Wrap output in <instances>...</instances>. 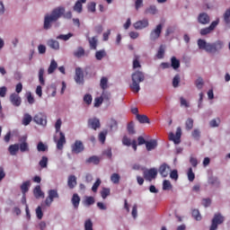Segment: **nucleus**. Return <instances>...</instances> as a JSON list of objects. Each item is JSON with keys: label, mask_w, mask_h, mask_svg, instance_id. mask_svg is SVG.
I'll return each instance as SVG.
<instances>
[{"label": "nucleus", "mask_w": 230, "mask_h": 230, "mask_svg": "<svg viewBox=\"0 0 230 230\" xmlns=\"http://www.w3.org/2000/svg\"><path fill=\"white\" fill-rule=\"evenodd\" d=\"M101 184H102V180H100V178H98L92 187V191L93 193H96L98 191V188H100Z\"/></svg>", "instance_id": "c03bdc74"}, {"label": "nucleus", "mask_w": 230, "mask_h": 230, "mask_svg": "<svg viewBox=\"0 0 230 230\" xmlns=\"http://www.w3.org/2000/svg\"><path fill=\"white\" fill-rule=\"evenodd\" d=\"M83 5L80 1H77L74 5V11L77 12V13H82Z\"/></svg>", "instance_id": "8fccbe9b"}, {"label": "nucleus", "mask_w": 230, "mask_h": 230, "mask_svg": "<svg viewBox=\"0 0 230 230\" xmlns=\"http://www.w3.org/2000/svg\"><path fill=\"white\" fill-rule=\"evenodd\" d=\"M119 179H121V177L116 172L111 176V181L113 182V184H119Z\"/></svg>", "instance_id": "79ce46f5"}, {"label": "nucleus", "mask_w": 230, "mask_h": 230, "mask_svg": "<svg viewBox=\"0 0 230 230\" xmlns=\"http://www.w3.org/2000/svg\"><path fill=\"white\" fill-rule=\"evenodd\" d=\"M224 41L220 40H217L214 43H208L202 39L198 40L199 49H205L207 53H217V51L224 49Z\"/></svg>", "instance_id": "f03ea898"}, {"label": "nucleus", "mask_w": 230, "mask_h": 230, "mask_svg": "<svg viewBox=\"0 0 230 230\" xmlns=\"http://www.w3.org/2000/svg\"><path fill=\"white\" fill-rule=\"evenodd\" d=\"M208 183L212 185L218 186L220 184V181H218V178L217 177H210L208 179Z\"/></svg>", "instance_id": "e2e57ef3"}, {"label": "nucleus", "mask_w": 230, "mask_h": 230, "mask_svg": "<svg viewBox=\"0 0 230 230\" xmlns=\"http://www.w3.org/2000/svg\"><path fill=\"white\" fill-rule=\"evenodd\" d=\"M66 9L64 7H58L53 9L50 14H46L44 17V30H49L51 28V22H57L58 20L64 15L65 19H71L73 17V13L71 11H68L64 14Z\"/></svg>", "instance_id": "f257e3e1"}, {"label": "nucleus", "mask_w": 230, "mask_h": 230, "mask_svg": "<svg viewBox=\"0 0 230 230\" xmlns=\"http://www.w3.org/2000/svg\"><path fill=\"white\" fill-rule=\"evenodd\" d=\"M137 119L139 121V123L145 124V123H150V119L146 115H139L137 114Z\"/></svg>", "instance_id": "2f4dec72"}, {"label": "nucleus", "mask_w": 230, "mask_h": 230, "mask_svg": "<svg viewBox=\"0 0 230 230\" xmlns=\"http://www.w3.org/2000/svg\"><path fill=\"white\" fill-rule=\"evenodd\" d=\"M36 217L39 220H42V217H44V213L42 212V208H40V206L36 208Z\"/></svg>", "instance_id": "13d9d810"}, {"label": "nucleus", "mask_w": 230, "mask_h": 230, "mask_svg": "<svg viewBox=\"0 0 230 230\" xmlns=\"http://www.w3.org/2000/svg\"><path fill=\"white\" fill-rule=\"evenodd\" d=\"M171 66L172 69H179L181 67V61L175 57L171 58Z\"/></svg>", "instance_id": "a878e982"}, {"label": "nucleus", "mask_w": 230, "mask_h": 230, "mask_svg": "<svg viewBox=\"0 0 230 230\" xmlns=\"http://www.w3.org/2000/svg\"><path fill=\"white\" fill-rule=\"evenodd\" d=\"M158 172L163 177H168V175H170V172H172V168L167 164H163L160 165Z\"/></svg>", "instance_id": "2eb2a0df"}, {"label": "nucleus", "mask_w": 230, "mask_h": 230, "mask_svg": "<svg viewBox=\"0 0 230 230\" xmlns=\"http://www.w3.org/2000/svg\"><path fill=\"white\" fill-rule=\"evenodd\" d=\"M105 139H107V131H102L99 134V141L103 145V143H105Z\"/></svg>", "instance_id": "052dcab7"}, {"label": "nucleus", "mask_w": 230, "mask_h": 230, "mask_svg": "<svg viewBox=\"0 0 230 230\" xmlns=\"http://www.w3.org/2000/svg\"><path fill=\"white\" fill-rule=\"evenodd\" d=\"M94 202H95L94 197H93V196H88L84 199L85 206H93V204H94Z\"/></svg>", "instance_id": "49530a36"}, {"label": "nucleus", "mask_w": 230, "mask_h": 230, "mask_svg": "<svg viewBox=\"0 0 230 230\" xmlns=\"http://www.w3.org/2000/svg\"><path fill=\"white\" fill-rule=\"evenodd\" d=\"M146 148L147 152H152V150H155V148H157V140L151 139L147 141L146 144Z\"/></svg>", "instance_id": "412c9836"}, {"label": "nucleus", "mask_w": 230, "mask_h": 230, "mask_svg": "<svg viewBox=\"0 0 230 230\" xmlns=\"http://www.w3.org/2000/svg\"><path fill=\"white\" fill-rule=\"evenodd\" d=\"M60 196L58 195V190H49L48 191V197L46 198L44 204L47 206V208H50L51 204H53V201L55 199H59Z\"/></svg>", "instance_id": "423d86ee"}, {"label": "nucleus", "mask_w": 230, "mask_h": 230, "mask_svg": "<svg viewBox=\"0 0 230 230\" xmlns=\"http://www.w3.org/2000/svg\"><path fill=\"white\" fill-rule=\"evenodd\" d=\"M62 127V119H58L56 121L55 128L56 132H59V139L57 140V137H54L55 143H57L58 150H62L64 148V145H66V135L60 131V128Z\"/></svg>", "instance_id": "20e7f679"}, {"label": "nucleus", "mask_w": 230, "mask_h": 230, "mask_svg": "<svg viewBox=\"0 0 230 230\" xmlns=\"http://www.w3.org/2000/svg\"><path fill=\"white\" fill-rule=\"evenodd\" d=\"M75 80L77 84H84V70L82 68H75Z\"/></svg>", "instance_id": "a211bd4d"}, {"label": "nucleus", "mask_w": 230, "mask_h": 230, "mask_svg": "<svg viewBox=\"0 0 230 230\" xmlns=\"http://www.w3.org/2000/svg\"><path fill=\"white\" fill-rule=\"evenodd\" d=\"M140 57L137 55L134 56L133 59V69H137L138 67H141V63L139 62Z\"/></svg>", "instance_id": "4c0bfd02"}, {"label": "nucleus", "mask_w": 230, "mask_h": 230, "mask_svg": "<svg viewBox=\"0 0 230 230\" xmlns=\"http://www.w3.org/2000/svg\"><path fill=\"white\" fill-rule=\"evenodd\" d=\"M37 150L38 152H46V150H48V146L44 145L42 142H40L37 145Z\"/></svg>", "instance_id": "6e6d98bb"}, {"label": "nucleus", "mask_w": 230, "mask_h": 230, "mask_svg": "<svg viewBox=\"0 0 230 230\" xmlns=\"http://www.w3.org/2000/svg\"><path fill=\"white\" fill-rule=\"evenodd\" d=\"M48 46L51 48L52 49H60V43L55 40H50L48 41Z\"/></svg>", "instance_id": "473e14b6"}, {"label": "nucleus", "mask_w": 230, "mask_h": 230, "mask_svg": "<svg viewBox=\"0 0 230 230\" xmlns=\"http://www.w3.org/2000/svg\"><path fill=\"white\" fill-rule=\"evenodd\" d=\"M32 119L33 118L31 117V115H30V113H25L22 119V125L27 127V125H30V123H31Z\"/></svg>", "instance_id": "7c9ffc66"}, {"label": "nucleus", "mask_w": 230, "mask_h": 230, "mask_svg": "<svg viewBox=\"0 0 230 230\" xmlns=\"http://www.w3.org/2000/svg\"><path fill=\"white\" fill-rule=\"evenodd\" d=\"M9 100L13 107H21V104L22 103V99H21V96L15 93L10 95Z\"/></svg>", "instance_id": "9b49d317"}, {"label": "nucleus", "mask_w": 230, "mask_h": 230, "mask_svg": "<svg viewBox=\"0 0 230 230\" xmlns=\"http://www.w3.org/2000/svg\"><path fill=\"white\" fill-rule=\"evenodd\" d=\"M77 182H76V176L75 175H70L68 176L67 180V186L70 190H73L75 188Z\"/></svg>", "instance_id": "4be33fe9"}, {"label": "nucleus", "mask_w": 230, "mask_h": 230, "mask_svg": "<svg viewBox=\"0 0 230 230\" xmlns=\"http://www.w3.org/2000/svg\"><path fill=\"white\" fill-rule=\"evenodd\" d=\"M88 42L90 44V49H96L98 48V39L96 37L89 38Z\"/></svg>", "instance_id": "c85d7f7f"}, {"label": "nucleus", "mask_w": 230, "mask_h": 230, "mask_svg": "<svg viewBox=\"0 0 230 230\" xmlns=\"http://www.w3.org/2000/svg\"><path fill=\"white\" fill-rule=\"evenodd\" d=\"M107 55V53L102 49V50H98L95 53V58L96 60H102L104 58V57Z\"/></svg>", "instance_id": "ea45409f"}, {"label": "nucleus", "mask_w": 230, "mask_h": 230, "mask_svg": "<svg viewBox=\"0 0 230 230\" xmlns=\"http://www.w3.org/2000/svg\"><path fill=\"white\" fill-rule=\"evenodd\" d=\"M111 195V189L103 188L101 191V197L102 199H105L106 197H109Z\"/></svg>", "instance_id": "bf43d9fd"}, {"label": "nucleus", "mask_w": 230, "mask_h": 230, "mask_svg": "<svg viewBox=\"0 0 230 230\" xmlns=\"http://www.w3.org/2000/svg\"><path fill=\"white\" fill-rule=\"evenodd\" d=\"M217 26H218V20L212 22L208 27L201 29L199 33L202 36L209 35V33H211V31H213V30H215V28H217Z\"/></svg>", "instance_id": "9d476101"}, {"label": "nucleus", "mask_w": 230, "mask_h": 230, "mask_svg": "<svg viewBox=\"0 0 230 230\" xmlns=\"http://www.w3.org/2000/svg\"><path fill=\"white\" fill-rule=\"evenodd\" d=\"M39 82L40 85H46V81L44 80V68H40L39 70Z\"/></svg>", "instance_id": "f704fd0d"}, {"label": "nucleus", "mask_w": 230, "mask_h": 230, "mask_svg": "<svg viewBox=\"0 0 230 230\" xmlns=\"http://www.w3.org/2000/svg\"><path fill=\"white\" fill-rule=\"evenodd\" d=\"M84 102L86 105H91V103H93V96L89 93L85 94L84 96Z\"/></svg>", "instance_id": "4d7b16f0"}, {"label": "nucleus", "mask_w": 230, "mask_h": 230, "mask_svg": "<svg viewBox=\"0 0 230 230\" xmlns=\"http://www.w3.org/2000/svg\"><path fill=\"white\" fill-rule=\"evenodd\" d=\"M163 31V24H158L155 29H154L150 33L151 40H157L161 37V32Z\"/></svg>", "instance_id": "f8f14e48"}, {"label": "nucleus", "mask_w": 230, "mask_h": 230, "mask_svg": "<svg viewBox=\"0 0 230 230\" xmlns=\"http://www.w3.org/2000/svg\"><path fill=\"white\" fill-rule=\"evenodd\" d=\"M148 19H144V20H140L136 22L133 26L135 28V30H143L145 28H148Z\"/></svg>", "instance_id": "dca6fc26"}, {"label": "nucleus", "mask_w": 230, "mask_h": 230, "mask_svg": "<svg viewBox=\"0 0 230 230\" xmlns=\"http://www.w3.org/2000/svg\"><path fill=\"white\" fill-rule=\"evenodd\" d=\"M88 125H89V127H91V128H93V130H96L97 128H100V127H101L100 119H98L96 118L89 119Z\"/></svg>", "instance_id": "aec40b11"}, {"label": "nucleus", "mask_w": 230, "mask_h": 230, "mask_svg": "<svg viewBox=\"0 0 230 230\" xmlns=\"http://www.w3.org/2000/svg\"><path fill=\"white\" fill-rule=\"evenodd\" d=\"M163 190L164 191H166L168 190H172V182H170V181H168V180H164L163 182Z\"/></svg>", "instance_id": "603ef678"}, {"label": "nucleus", "mask_w": 230, "mask_h": 230, "mask_svg": "<svg viewBox=\"0 0 230 230\" xmlns=\"http://www.w3.org/2000/svg\"><path fill=\"white\" fill-rule=\"evenodd\" d=\"M127 129H128V134H136V130L134 129V122H132V121L129 122L128 124Z\"/></svg>", "instance_id": "69168bd1"}, {"label": "nucleus", "mask_w": 230, "mask_h": 230, "mask_svg": "<svg viewBox=\"0 0 230 230\" xmlns=\"http://www.w3.org/2000/svg\"><path fill=\"white\" fill-rule=\"evenodd\" d=\"M192 217L195 218L197 221L202 220V216H200V211L199 209H193L192 210Z\"/></svg>", "instance_id": "de8ad7c7"}, {"label": "nucleus", "mask_w": 230, "mask_h": 230, "mask_svg": "<svg viewBox=\"0 0 230 230\" xmlns=\"http://www.w3.org/2000/svg\"><path fill=\"white\" fill-rule=\"evenodd\" d=\"M109 79L107 77H102L100 82V87L102 89V91H105L108 89L109 85Z\"/></svg>", "instance_id": "72a5a7b5"}, {"label": "nucleus", "mask_w": 230, "mask_h": 230, "mask_svg": "<svg viewBox=\"0 0 230 230\" xmlns=\"http://www.w3.org/2000/svg\"><path fill=\"white\" fill-rule=\"evenodd\" d=\"M181 136H182V130L181 127H179L176 129V134L169 133V140L173 141L175 145H179V143H181Z\"/></svg>", "instance_id": "1a4fd4ad"}, {"label": "nucleus", "mask_w": 230, "mask_h": 230, "mask_svg": "<svg viewBox=\"0 0 230 230\" xmlns=\"http://www.w3.org/2000/svg\"><path fill=\"white\" fill-rule=\"evenodd\" d=\"M198 22H199V24H209L211 19L209 18V15L208 13H201L198 17Z\"/></svg>", "instance_id": "f3484780"}, {"label": "nucleus", "mask_w": 230, "mask_h": 230, "mask_svg": "<svg viewBox=\"0 0 230 230\" xmlns=\"http://www.w3.org/2000/svg\"><path fill=\"white\" fill-rule=\"evenodd\" d=\"M187 175H188V180L190 182H193L195 181V173L193 172V169L191 167L189 168Z\"/></svg>", "instance_id": "a18cd8bd"}, {"label": "nucleus", "mask_w": 230, "mask_h": 230, "mask_svg": "<svg viewBox=\"0 0 230 230\" xmlns=\"http://www.w3.org/2000/svg\"><path fill=\"white\" fill-rule=\"evenodd\" d=\"M170 178L173 181H177V179H179V172H177V170L171 171Z\"/></svg>", "instance_id": "338daca9"}, {"label": "nucleus", "mask_w": 230, "mask_h": 230, "mask_svg": "<svg viewBox=\"0 0 230 230\" xmlns=\"http://www.w3.org/2000/svg\"><path fill=\"white\" fill-rule=\"evenodd\" d=\"M209 126H210L212 128H217V127H219V126H220V118L213 119L212 120H210Z\"/></svg>", "instance_id": "37998d69"}, {"label": "nucleus", "mask_w": 230, "mask_h": 230, "mask_svg": "<svg viewBox=\"0 0 230 230\" xmlns=\"http://www.w3.org/2000/svg\"><path fill=\"white\" fill-rule=\"evenodd\" d=\"M157 177V169L152 168L144 172V179L146 181H152V179H155Z\"/></svg>", "instance_id": "ddd939ff"}, {"label": "nucleus", "mask_w": 230, "mask_h": 230, "mask_svg": "<svg viewBox=\"0 0 230 230\" xmlns=\"http://www.w3.org/2000/svg\"><path fill=\"white\" fill-rule=\"evenodd\" d=\"M122 144L125 146H131L135 152L137 150V141H136V139L131 141L130 138H128V137L125 136L122 138Z\"/></svg>", "instance_id": "4468645a"}, {"label": "nucleus", "mask_w": 230, "mask_h": 230, "mask_svg": "<svg viewBox=\"0 0 230 230\" xmlns=\"http://www.w3.org/2000/svg\"><path fill=\"white\" fill-rule=\"evenodd\" d=\"M72 204H73L75 209H78V207L80 206V196H78V194L73 195Z\"/></svg>", "instance_id": "cd10ccee"}, {"label": "nucleus", "mask_w": 230, "mask_h": 230, "mask_svg": "<svg viewBox=\"0 0 230 230\" xmlns=\"http://www.w3.org/2000/svg\"><path fill=\"white\" fill-rule=\"evenodd\" d=\"M39 164H40V168H48V158H47V156H42Z\"/></svg>", "instance_id": "5fc2aeb1"}, {"label": "nucleus", "mask_w": 230, "mask_h": 230, "mask_svg": "<svg viewBox=\"0 0 230 230\" xmlns=\"http://www.w3.org/2000/svg\"><path fill=\"white\" fill-rule=\"evenodd\" d=\"M72 154H82L85 150L84 142L82 140H75L74 144L71 145Z\"/></svg>", "instance_id": "0eeeda50"}, {"label": "nucleus", "mask_w": 230, "mask_h": 230, "mask_svg": "<svg viewBox=\"0 0 230 230\" xmlns=\"http://www.w3.org/2000/svg\"><path fill=\"white\" fill-rule=\"evenodd\" d=\"M179 84H181V75H176L172 79V87H179Z\"/></svg>", "instance_id": "864d4df0"}, {"label": "nucleus", "mask_w": 230, "mask_h": 230, "mask_svg": "<svg viewBox=\"0 0 230 230\" xmlns=\"http://www.w3.org/2000/svg\"><path fill=\"white\" fill-rule=\"evenodd\" d=\"M100 164V158L98 156H91L86 160L87 164Z\"/></svg>", "instance_id": "c9c22d12"}, {"label": "nucleus", "mask_w": 230, "mask_h": 230, "mask_svg": "<svg viewBox=\"0 0 230 230\" xmlns=\"http://www.w3.org/2000/svg\"><path fill=\"white\" fill-rule=\"evenodd\" d=\"M33 194L35 199H40V197L44 198V192H42V190L40 189V185H37L34 188Z\"/></svg>", "instance_id": "393cba45"}, {"label": "nucleus", "mask_w": 230, "mask_h": 230, "mask_svg": "<svg viewBox=\"0 0 230 230\" xmlns=\"http://www.w3.org/2000/svg\"><path fill=\"white\" fill-rule=\"evenodd\" d=\"M75 57H76L77 58H82V57H84L85 55V50L84 49V48L79 47L77 51H75L74 53Z\"/></svg>", "instance_id": "58836bf2"}, {"label": "nucleus", "mask_w": 230, "mask_h": 230, "mask_svg": "<svg viewBox=\"0 0 230 230\" xmlns=\"http://www.w3.org/2000/svg\"><path fill=\"white\" fill-rule=\"evenodd\" d=\"M84 230H93V221L91 219H87L84 222Z\"/></svg>", "instance_id": "0e129e2a"}, {"label": "nucleus", "mask_w": 230, "mask_h": 230, "mask_svg": "<svg viewBox=\"0 0 230 230\" xmlns=\"http://www.w3.org/2000/svg\"><path fill=\"white\" fill-rule=\"evenodd\" d=\"M166 51V46L160 45L158 51L156 53V58L161 60L162 58H164V53Z\"/></svg>", "instance_id": "5701e85b"}, {"label": "nucleus", "mask_w": 230, "mask_h": 230, "mask_svg": "<svg viewBox=\"0 0 230 230\" xmlns=\"http://www.w3.org/2000/svg\"><path fill=\"white\" fill-rule=\"evenodd\" d=\"M73 37V33H68V34H60L59 36L57 37V39L60 40H69Z\"/></svg>", "instance_id": "3c124183"}, {"label": "nucleus", "mask_w": 230, "mask_h": 230, "mask_svg": "<svg viewBox=\"0 0 230 230\" xmlns=\"http://www.w3.org/2000/svg\"><path fill=\"white\" fill-rule=\"evenodd\" d=\"M186 130H191L193 128V119L189 118L185 122Z\"/></svg>", "instance_id": "09e8293b"}, {"label": "nucleus", "mask_w": 230, "mask_h": 230, "mask_svg": "<svg viewBox=\"0 0 230 230\" xmlns=\"http://www.w3.org/2000/svg\"><path fill=\"white\" fill-rule=\"evenodd\" d=\"M33 121L37 123V125H42V127H46L48 125V117L44 113H38L34 116Z\"/></svg>", "instance_id": "6e6552de"}, {"label": "nucleus", "mask_w": 230, "mask_h": 230, "mask_svg": "<svg viewBox=\"0 0 230 230\" xmlns=\"http://www.w3.org/2000/svg\"><path fill=\"white\" fill-rule=\"evenodd\" d=\"M102 103H103V97H97L94 99V107H100V105H102Z\"/></svg>", "instance_id": "774afa93"}, {"label": "nucleus", "mask_w": 230, "mask_h": 230, "mask_svg": "<svg viewBox=\"0 0 230 230\" xmlns=\"http://www.w3.org/2000/svg\"><path fill=\"white\" fill-rule=\"evenodd\" d=\"M26 96H27L28 103H30V105H33V103H35V98L31 94V92L27 93Z\"/></svg>", "instance_id": "680f3d73"}, {"label": "nucleus", "mask_w": 230, "mask_h": 230, "mask_svg": "<svg viewBox=\"0 0 230 230\" xmlns=\"http://www.w3.org/2000/svg\"><path fill=\"white\" fill-rule=\"evenodd\" d=\"M20 188L22 195H26L30 191V181H24Z\"/></svg>", "instance_id": "bb28decb"}, {"label": "nucleus", "mask_w": 230, "mask_h": 230, "mask_svg": "<svg viewBox=\"0 0 230 230\" xmlns=\"http://www.w3.org/2000/svg\"><path fill=\"white\" fill-rule=\"evenodd\" d=\"M146 13H150L151 15H155L157 13V7L155 5H151L146 9Z\"/></svg>", "instance_id": "a19ab883"}, {"label": "nucleus", "mask_w": 230, "mask_h": 230, "mask_svg": "<svg viewBox=\"0 0 230 230\" xmlns=\"http://www.w3.org/2000/svg\"><path fill=\"white\" fill-rule=\"evenodd\" d=\"M8 150L11 155H17V152H19V144L11 145Z\"/></svg>", "instance_id": "c756f323"}, {"label": "nucleus", "mask_w": 230, "mask_h": 230, "mask_svg": "<svg viewBox=\"0 0 230 230\" xmlns=\"http://www.w3.org/2000/svg\"><path fill=\"white\" fill-rule=\"evenodd\" d=\"M57 67H58V64L57 63V61H55V59H52L50 62V65L48 68V74L53 75V73H55V70L57 69Z\"/></svg>", "instance_id": "b1692460"}, {"label": "nucleus", "mask_w": 230, "mask_h": 230, "mask_svg": "<svg viewBox=\"0 0 230 230\" xmlns=\"http://www.w3.org/2000/svg\"><path fill=\"white\" fill-rule=\"evenodd\" d=\"M20 141H22V143L19 145L20 151L22 153L30 152V146H28V143L26 142V137H22Z\"/></svg>", "instance_id": "6ab92c4d"}, {"label": "nucleus", "mask_w": 230, "mask_h": 230, "mask_svg": "<svg viewBox=\"0 0 230 230\" xmlns=\"http://www.w3.org/2000/svg\"><path fill=\"white\" fill-rule=\"evenodd\" d=\"M145 81V74L141 71H136L132 75V84H130V89L132 93H139L141 91V87L139 84Z\"/></svg>", "instance_id": "7ed1b4c3"}, {"label": "nucleus", "mask_w": 230, "mask_h": 230, "mask_svg": "<svg viewBox=\"0 0 230 230\" xmlns=\"http://www.w3.org/2000/svg\"><path fill=\"white\" fill-rule=\"evenodd\" d=\"M108 125L111 130H118V121L116 119H111Z\"/></svg>", "instance_id": "e433bc0d"}, {"label": "nucleus", "mask_w": 230, "mask_h": 230, "mask_svg": "<svg viewBox=\"0 0 230 230\" xmlns=\"http://www.w3.org/2000/svg\"><path fill=\"white\" fill-rule=\"evenodd\" d=\"M225 220H226V218L224 217V216H222V214H220V213L215 214L214 217L212 218L211 226L209 227V230L218 229V226L224 224Z\"/></svg>", "instance_id": "39448f33"}]
</instances>
